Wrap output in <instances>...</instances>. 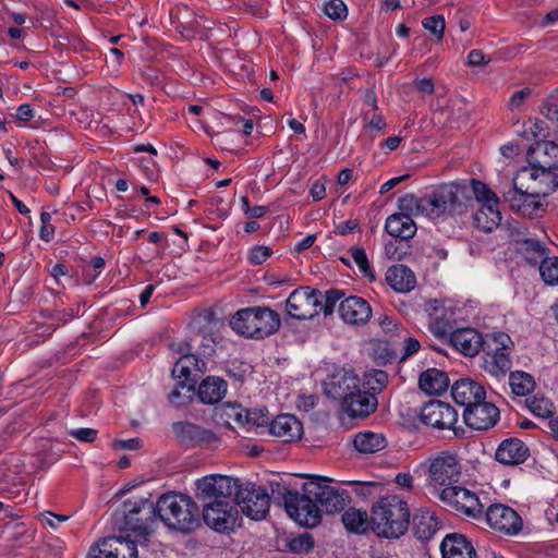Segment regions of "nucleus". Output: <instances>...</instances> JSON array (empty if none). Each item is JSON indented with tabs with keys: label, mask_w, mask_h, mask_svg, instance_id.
<instances>
[{
	"label": "nucleus",
	"mask_w": 558,
	"mask_h": 558,
	"mask_svg": "<svg viewBox=\"0 0 558 558\" xmlns=\"http://www.w3.org/2000/svg\"><path fill=\"white\" fill-rule=\"evenodd\" d=\"M371 523L379 537L398 538L409 529V506L397 495L383 497L372 507Z\"/></svg>",
	"instance_id": "f257e3e1"
},
{
	"label": "nucleus",
	"mask_w": 558,
	"mask_h": 558,
	"mask_svg": "<svg viewBox=\"0 0 558 558\" xmlns=\"http://www.w3.org/2000/svg\"><path fill=\"white\" fill-rule=\"evenodd\" d=\"M157 517L171 530L191 533L201 526L197 504L183 494H165L157 504Z\"/></svg>",
	"instance_id": "f03ea898"
},
{
	"label": "nucleus",
	"mask_w": 558,
	"mask_h": 558,
	"mask_svg": "<svg viewBox=\"0 0 558 558\" xmlns=\"http://www.w3.org/2000/svg\"><path fill=\"white\" fill-rule=\"evenodd\" d=\"M156 517V505L150 500L129 499L123 502L122 510L116 514V526L119 531L131 534L140 544H144L153 532Z\"/></svg>",
	"instance_id": "7ed1b4c3"
},
{
	"label": "nucleus",
	"mask_w": 558,
	"mask_h": 558,
	"mask_svg": "<svg viewBox=\"0 0 558 558\" xmlns=\"http://www.w3.org/2000/svg\"><path fill=\"white\" fill-rule=\"evenodd\" d=\"M230 326L238 335L264 339L280 327V316L269 307H247L238 311L230 319Z\"/></svg>",
	"instance_id": "20e7f679"
},
{
	"label": "nucleus",
	"mask_w": 558,
	"mask_h": 558,
	"mask_svg": "<svg viewBox=\"0 0 558 558\" xmlns=\"http://www.w3.org/2000/svg\"><path fill=\"white\" fill-rule=\"evenodd\" d=\"M426 484L434 496L441 489L458 484L462 476V464L457 454L450 451H440L426 459Z\"/></svg>",
	"instance_id": "39448f33"
},
{
	"label": "nucleus",
	"mask_w": 558,
	"mask_h": 558,
	"mask_svg": "<svg viewBox=\"0 0 558 558\" xmlns=\"http://www.w3.org/2000/svg\"><path fill=\"white\" fill-rule=\"evenodd\" d=\"M514 343L508 333L494 331L484 336L483 369L494 377L505 376L512 367Z\"/></svg>",
	"instance_id": "423d86ee"
},
{
	"label": "nucleus",
	"mask_w": 558,
	"mask_h": 558,
	"mask_svg": "<svg viewBox=\"0 0 558 558\" xmlns=\"http://www.w3.org/2000/svg\"><path fill=\"white\" fill-rule=\"evenodd\" d=\"M462 189L457 184H442L426 195L425 216L436 219L461 215L466 205L461 201Z\"/></svg>",
	"instance_id": "0eeeda50"
},
{
	"label": "nucleus",
	"mask_w": 558,
	"mask_h": 558,
	"mask_svg": "<svg viewBox=\"0 0 558 558\" xmlns=\"http://www.w3.org/2000/svg\"><path fill=\"white\" fill-rule=\"evenodd\" d=\"M436 497L447 509L459 515L478 519L484 513V505L478 495L458 484L441 489Z\"/></svg>",
	"instance_id": "6e6552de"
},
{
	"label": "nucleus",
	"mask_w": 558,
	"mask_h": 558,
	"mask_svg": "<svg viewBox=\"0 0 558 558\" xmlns=\"http://www.w3.org/2000/svg\"><path fill=\"white\" fill-rule=\"evenodd\" d=\"M283 505L289 517L298 524L306 527H315L322 521L320 508L316 505L313 496L302 489L292 492L284 488L281 494Z\"/></svg>",
	"instance_id": "1a4fd4ad"
},
{
	"label": "nucleus",
	"mask_w": 558,
	"mask_h": 558,
	"mask_svg": "<svg viewBox=\"0 0 558 558\" xmlns=\"http://www.w3.org/2000/svg\"><path fill=\"white\" fill-rule=\"evenodd\" d=\"M302 489L314 497L316 505L320 508V512H340L350 502L349 493L342 488L329 485V481L326 478L304 483Z\"/></svg>",
	"instance_id": "9d476101"
},
{
	"label": "nucleus",
	"mask_w": 558,
	"mask_h": 558,
	"mask_svg": "<svg viewBox=\"0 0 558 558\" xmlns=\"http://www.w3.org/2000/svg\"><path fill=\"white\" fill-rule=\"evenodd\" d=\"M240 481L226 475H209L196 481L197 498L204 502L234 501Z\"/></svg>",
	"instance_id": "9b49d317"
},
{
	"label": "nucleus",
	"mask_w": 558,
	"mask_h": 558,
	"mask_svg": "<svg viewBox=\"0 0 558 558\" xmlns=\"http://www.w3.org/2000/svg\"><path fill=\"white\" fill-rule=\"evenodd\" d=\"M323 293L310 287L295 289L289 295L286 306L290 317L295 319H311L322 312Z\"/></svg>",
	"instance_id": "f8f14e48"
},
{
	"label": "nucleus",
	"mask_w": 558,
	"mask_h": 558,
	"mask_svg": "<svg viewBox=\"0 0 558 558\" xmlns=\"http://www.w3.org/2000/svg\"><path fill=\"white\" fill-rule=\"evenodd\" d=\"M234 502L241 508L242 512L253 520H263L269 510L270 498L260 486L246 484L239 485Z\"/></svg>",
	"instance_id": "ddd939ff"
},
{
	"label": "nucleus",
	"mask_w": 558,
	"mask_h": 558,
	"mask_svg": "<svg viewBox=\"0 0 558 558\" xmlns=\"http://www.w3.org/2000/svg\"><path fill=\"white\" fill-rule=\"evenodd\" d=\"M137 544L131 534L107 536L90 548L87 558H137Z\"/></svg>",
	"instance_id": "4468645a"
},
{
	"label": "nucleus",
	"mask_w": 558,
	"mask_h": 558,
	"mask_svg": "<svg viewBox=\"0 0 558 558\" xmlns=\"http://www.w3.org/2000/svg\"><path fill=\"white\" fill-rule=\"evenodd\" d=\"M483 515L492 529L508 535L518 534L523 526V521L518 512L501 504L489 506Z\"/></svg>",
	"instance_id": "2eb2a0df"
},
{
	"label": "nucleus",
	"mask_w": 558,
	"mask_h": 558,
	"mask_svg": "<svg viewBox=\"0 0 558 558\" xmlns=\"http://www.w3.org/2000/svg\"><path fill=\"white\" fill-rule=\"evenodd\" d=\"M234 501L206 502L203 506V520L207 526L217 531L226 532L233 527L238 510Z\"/></svg>",
	"instance_id": "dca6fc26"
},
{
	"label": "nucleus",
	"mask_w": 558,
	"mask_h": 558,
	"mask_svg": "<svg viewBox=\"0 0 558 558\" xmlns=\"http://www.w3.org/2000/svg\"><path fill=\"white\" fill-rule=\"evenodd\" d=\"M361 386L359 376L352 369L341 368L325 381L327 397L343 403Z\"/></svg>",
	"instance_id": "f3484780"
},
{
	"label": "nucleus",
	"mask_w": 558,
	"mask_h": 558,
	"mask_svg": "<svg viewBox=\"0 0 558 558\" xmlns=\"http://www.w3.org/2000/svg\"><path fill=\"white\" fill-rule=\"evenodd\" d=\"M421 421L437 429H453L458 421V412L449 403L432 400L421 410Z\"/></svg>",
	"instance_id": "a211bd4d"
},
{
	"label": "nucleus",
	"mask_w": 558,
	"mask_h": 558,
	"mask_svg": "<svg viewBox=\"0 0 558 558\" xmlns=\"http://www.w3.org/2000/svg\"><path fill=\"white\" fill-rule=\"evenodd\" d=\"M463 420L472 429L486 430L494 427L499 420V410L485 400L464 409Z\"/></svg>",
	"instance_id": "6ab92c4d"
},
{
	"label": "nucleus",
	"mask_w": 558,
	"mask_h": 558,
	"mask_svg": "<svg viewBox=\"0 0 558 558\" xmlns=\"http://www.w3.org/2000/svg\"><path fill=\"white\" fill-rule=\"evenodd\" d=\"M341 319L349 325H364L373 315L369 303L356 295L342 300L338 307Z\"/></svg>",
	"instance_id": "aec40b11"
},
{
	"label": "nucleus",
	"mask_w": 558,
	"mask_h": 558,
	"mask_svg": "<svg viewBox=\"0 0 558 558\" xmlns=\"http://www.w3.org/2000/svg\"><path fill=\"white\" fill-rule=\"evenodd\" d=\"M342 404V409L351 417L365 418L378 407L375 393L361 390L359 387Z\"/></svg>",
	"instance_id": "412c9836"
},
{
	"label": "nucleus",
	"mask_w": 558,
	"mask_h": 558,
	"mask_svg": "<svg viewBox=\"0 0 558 558\" xmlns=\"http://www.w3.org/2000/svg\"><path fill=\"white\" fill-rule=\"evenodd\" d=\"M451 396L454 402L464 409L486 399L484 387L469 378L457 380L451 388Z\"/></svg>",
	"instance_id": "4be33fe9"
},
{
	"label": "nucleus",
	"mask_w": 558,
	"mask_h": 558,
	"mask_svg": "<svg viewBox=\"0 0 558 558\" xmlns=\"http://www.w3.org/2000/svg\"><path fill=\"white\" fill-rule=\"evenodd\" d=\"M484 337L473 328L457 329L450 333L449 344L465 356H475L483 347Z\"/></svg>",
	"instance_id": "5701e85b"
},
{
	"label": "nucleus",
	"mask_w": 558,
	"mask_h": 558,
	"mask_svg": "<svg viewBox=\"0 0 558 558\" xmlns=\"http://www.w3.org/2000/svg\"><path fill=\"white\" fill-rule=\"evenodd\" d=\"M267 433L281 439L283 442H291L301 438L303 425L296 416L281 414L270 421Z\"/></svg>",
	"instance_id": "b1692460"
},
{
	"label": "nucleus",
	"mask_w": 558,
	"mask_h": 558,
	"mask_svg": "<svg viewBox=\"0 0 558 558\" xmlns=\"http://www.w3.org/2000/svg\"><path fill=\"white\" fill-rule=\"evenodd\" d=\"M428 330L437 338L446 336L450 328V318L445 305L437 300L425 302Z\"/></svg>",
	"instance_id": "393cba45"
},
{
	"label": "nucleus",
	"mask_w": 558,
	"mask_h": 558,
	"mask_svg": "<svg viewBox=\"0 0 558 558\" xmlns=\"http://www.w3.org/2000/svg\"><path fill=\"white\" fill-rule=\"evenodd\" d=\"M442 558H476V550L470 539L462 534H448L440 545Z\"/></svg>",
	"instance_id": "a878e982"
},
{
	"label": "nucleus",
	"mask_w": 558,
	"mask_h": 558,
	"mask_svg": "<svg viewBox=\"0 0 558 558\" xmlns=\"http://www.w3.org/2000/svg\"><path fill=\"white\" fill-rule=\"evenodd\" d=\"M529 457V448L518 438L504 440L497 448L495 458L498 462L507 465L523 463Z\"/></svg>",
	"instance_id": "bb28decb"
},
{
	"label": "nucleus",
	"mask_w": 558,
	"mask_h": 558,
	"mask_svg": "<svg viewBox=\"0 0 558 558\" xmlns=\"http://www.w3.org/2000/svg\"><path fill=\"white\" fill-rule=\"evenodd\" d=\"M175 436L185 444L202 445L209 444L216 439L215 434L190 422H177L172 425Z\"/></svg>",
	"instance_id": "cd10ccee"
},
{
	"label": "nucleus",
	"mask_w": 558,
	"mask_h": 558,
	"mask_svg": "<svg viewBox=\"0 0 558 558\" xmlns=\"http://www.w3.org/2000/svg\"><path fill=\"white\" fill-rule=\"evenodd\" d=\"M387 283L397 292L408 293L416 286L414 272L403 264L392 265L386 272Z\"/></svg>",
	"instance_id": "c85d7f7f"
},
{
	"label": "nucleus",
	"mask_w": 558,
	"mask_h": 558,
	"mask_svg": "<svg viewBox=\"0 0 558 558\" xmlns=\"http://www.w3.org/2000/svg\"><path fill=\"white\" fill-rule=\"evenodd\" d=\"M227 392V383L221 377L208 376L204 378L197 388V396L202 403L215 404L219 402Z\"/></svg>",
	"instance_id": "c756f323"
},
{
	"label": "nucleus",
	"mask_w": 558,
	"mask_h": 558,
	"mask_svg": "<svg viewBox=\"0 0 558 558\" xmlns=\"http://www.w3.org/2000/svg\"><path fill=\"white\" fill-rule=\"evenodd\" d=\"M385 229L391 236L400 240H410L416 233L413 218L403 214H392L386 219Z\"/></svg>",
	"instance_id": "7c9ffc66"
},
{
	"label": "nucleus",
	"mask_w": 558,
	"mask_h": 558,
	"mask_svg": "<svg viewBox=\"0 0 558 558\" xmlns=\"http://www.w3.org/2000/svg\"><path fill=\"white\" fill-rule=\"evenodd\" d=\"M500 220L501 215L498 209V202H488L480 205L473 217L474 226L485 232H490L497 228Z\"/></svg>",
	"instance_id": "2f4dec72"
},
{
	"label": "nucleus",
	"mask_w": 558,
	"mask_h": 558,
	"mask_svg": "<svg viewBox=\"0 0 558 558\" xmlns=\"http://www.w3.org/2000/svg\"><path fill=\"white\" fill-rule=\"evenodd\" d=\"M439 529V522L434 512L421 510L413 517L414 535L421 541H429Z\"/></svg>",
	"instance_id": "473e14b6"
},
{
	"label": "nucleus",
	"mask_w": 558,
	"mask_h": 558,
	"mask_svg": "<svg viewBox=\"0 0 558 558\" xmlns=\"http://www.w3.org/2000/svg\"><path fill=\"white\" fill-rule=\"evenodd\" d=\"M418 386L421 390L428 395H440L447 390L449 378L444 372L429 368L420 375Z\"/></svg>",
	"instance_id": "72a5a7b5"
},
{
	"label": "nucleus",
	"mask_w": 558,
	"mask_h": 558,
	"mask_svg": "<svg viewBox=\"0 0 558 558\" xmlns=\"http://www.w3.org/2000/svg\"><path fill=\"white\" fill-rule=\"evenodd\" d=\"M354 448L364 454H372L386 448L384 434L371 430L360 432L353 438Z\"/></svg>",
	"instance_id": "f704fd0d"
},
{
	"label": "nucleus",
	"mask_w": 558,
	"mask_h": 558,
	"mask_svg": "<svg viewBox=\"0 0 558 558\" xmlns=\"http://www.w3.org/2000/svg\"><path fill=\"white\" fill-rule=\"evenodd\" d=\"M171 348L175 350L174 344H172ZM177 351L182 352V355L175 362L172 374L192 384V378L195 374L194 362H196V355L189 353L190 344L186 342L178 344Z\"/></svg>",
	"instance_id": "c9c22d12"
},
{
	"label": "nucleus",
	"mask_w": 558,
	"mask_h": 558,
	"mask_svg": "<svg viewBox=\"0 0 558 558\" xmlns=\"http://www.w3.org/2000/svg\"><path fill=\"white\" fill-rule=\"evenodd\" d=\"M341 520L349 532L356 534H363L372 526L371 517H368L367 512L356 508H349L342 514Z\"/></svg>",
	"instance_id": "e433bc0d"
},
{
	"label": "nucleus",
	"mask_w": 558,
	"mask_h": 558,
	"mask_svg": "<svg viewBox=\"0 0 558 558\" xmlns=\"http://www.w3.org/2000/svg\"><path fill=\"white\" fill-rule=\"evenodd\" d=\"M546 194V192L536 191L533 187L526 186L522 202L520 205H517V211L526 217L537 216L538 211L543 208L539 196H545Z\"/></svg>",
	"instance_id": "4c0bfd02"
},
{
	"label": "nucleus",
	"mask_w": 558,
	"mask_h": 558,
	"mask_svg": "<svg viewBox=\"0 0 558 558\" xmlns=\"http://www.w3.org/2000/svg\"><path fill=\"white\" fill-rule=\"evenodd\" d=\"M524 174H529L532 180H535L532 171L523 170L512 180V183L508 185V189L502 192L504 201L515 211L517 205H520L524 196L525 189H523V184L520 183V180Z\"/></svg>",
	"instance_id": "58836bf2"
},
{
	"label": "nucleus",
	"mask_w": 558,
	"mask_h": 558,
	"mask_svg": "<svg viewBox=\"0 0 558 558\" xmlns=\"http://www.w3.org/2000/svg\"><path fill=\"white\" fill-rule=\"evenodd\" d=\"M517 243L520 244L519 250L529 263L536 260L545 255L546 246L541 241L533 238H518Z\"/></svg>",
	"instance_id": "ea45409f"
},
{
	"label": "nucleus",
	"mask_w": 558,
	"mask_h": 558,
	"mask_svg": "<svg viewBox=\"0 0 558 558\" xmlns=\"http://www.w3.org/2000/svg\"><path fill=\"white\" fill-rule=\"evenodd\" d=\"M509 385L512 389V392L517 396H527L531 391H533L535 381L534 378L521 371L512 372L509 375Z\"/></svg>",
	"instance_id": "a19ab883"
},
{
	"label": "nucleus",
	"mask_w": 558,
	"mask_h": 558,
	"mask_svg": "<svg viewBox=\"0 0 558 558\" xmlns=\"http://www.w3.org/2000/svg\"><path fill=\"white\" fill-rule=\"evenodd\" d=\"M425 201L426 195L423 197H416L414 194H407L399 198V214L407 215L410 218L418 215L425 216Z\"/></svg>",
	"instance_id": "79ce46f5"
},
{
	"label": "nucleus",
	"mask_w": 558,
	"mask_h": 558,
	"mask_svg": "<svg viewBox=\"0 0 558 558\" xmlns=\"http://www.w3.org/2000/svg\"><path fill=\"white\" fill-rule=\"evenodd\" d=\"M388 383V374L381 369H372L364 374L363 385L375 396L383 391Z\"/></svg>",
	"instance_id": "37998d69"
},
{
	"label": "nucleus",
	"mask_w": 558,
	"mask_h": 558,
	"mask_svg": "<svg viewBox=\"0 0 558 558\" xmlns=\"http://www.w3.org/2000/svg\"><path fill=\"white\" fill-rule=\"evenodd\" d=\"M526 405L534 415L539 417H549L554 413L553 402L544 396L535 395L527 398Z\"/></svg>",
	"instance_id": "c03bdc74"
},
{
	"label": "nucleus",
	"mask_w": 558,
	"mask_h": 558,
	"mask_svg": "<svg viewBox=\"0 0 558 558\" xmlns=\"http://www.w3.org/2000/svg\"><path fill=\"white\" fill-rule=\"evenodd\" d=\"M543 281L549 286H558V256L546 257L539 265Z\"/></svg>",
	"instance_id": "a18cd8bd"
},
{
	"label": "nucleus",
	"mask_w": 558,
	"mask_h": 558,
	"mask_svg": "<svg viewBox=\"0 0 558 558\" xmlns=\"http://www.w3.org/2000/svg\"><path fill=\"white\" fill-rule=\"evenodd\" d=\"M288 547L292 553L306 554L314 547V539L311 534L303 533L289 541Z\"/></svg>",
	"instance_id": "49530a36"
},
{
	"label": "nucleus",
	"mask_w": 558,
	"mask_h": 558,
	"mask_svg": "<svg viewBox=\"0 0 558 558\" xmlns=\"http://www.w3.org/2000/svg\"><path fill=\"white\" fill-rule=\"evenodd\" d=\"M423 27L428 31L437 40H441L446 27L445 19L442 15H433L425 17L422 22Z\"/></svg>",
	"instance_id": "de8ad7c7"
},
{
	"label": "nucleus",
	"mask_w": 558,
	"mask_h": 558,
	"mask_svg": "<svg viewBox=\"0 0 558 558\" xmlns=\"http://www.w3.org/2000/svg\"><path fill=\"white\" fill-rule=\"evenodd\" d=\"M351 257L353 258L354 263L359 266L361 272L368 277L371 281L375 280V276L371 269V266L367 260L366 253L363 248L360 247H353L350 251Z\"/></svg>",
	"instance_id": "09e8293b"
},
{
	"label": "nucleus",
	"mask_w": 558,
	"mask_h": 558,
	"mask_svg": "<svg viewBox=\"0 0 558 558\" xmlns=\"http://www.w3.org/2000/svg\"><path fill=\"white\" fill-rule=\"evenodd\" d=\"M248 415V427L262 428L266 432L268 430L271 421L268 411L264 409H255L251 410Z\"/></svg>",
	"instance_id": "8fccbe9b"
},
{
	"label": "nucleus",
	"mask_w": 558,
	"mask_h": 558,
	"mask_svg": "<svg viewBox=\"0 0 558 558\" xmlns=\"http://www.w3.org/2000/svg\"><path fill=\"white\" fill-rule=\"evenodd\" d=\"M344 296V291L339 289H330L326 291L322 299V311L325 315L333 313L336 303Z\"/></svg>",
	"instance_id": "3c124183"
},
{
	"label": "nucleus",
	"mask_w": 558,
	"mask_h": 558,
	"mask_svg": "<svg viewBox=\"0 0 558 558\" xmlns=\"http://www.w3.org/2000/svg\"><path fill=\"white\" fill-rule=\"evenodd\" d=\"M324 12L332 20H344L348 14L347 5L342 0H329L325 7Z\"/></svg>",
	"instance_id": "603ef678"
},
{
	"label": "nucleus",
	"mask_w": 558,
	"mask_h": 558,
	"mask_svg": "<svg viewBox=\"0 0 558 558\" xmlns=\"http://www.w3.org/2000/svg\"><path fill=\"white\" fill-rule=\"evenodd\" d=\"M472 190L480 205L488 202H497L495 194L481 181L472 180Z\"/></svg>",
	"instance_id": "864d4df0"
},
{
	"label": "nucleus",
	"mask_w": 558,
	"mask_h": 558,
	"mask_svg": "<svg viewBox=\"0 0 558 558\" xmlns=\"http://www.w3.org/2000/svg\"><path fill=\"white\" fill-rule=\"evenodd\" d=\"M272 254L268 246H254L250 251L248 260L252 265H260Z\"/></svg>",
	"instance_id": "5fc2aeb1"
},
{
	"label": "nucleus",
	"mask_w": 558,
	"mask_h": 558,
	"mask_svg": "<svg viewBox=\"0 0 558 558\" xmlns=\"http://www.w3.org/2000/svg\"><path fill=\"white\" fill-rule=\"evenodd\" d=\"M375 482H356L353 484V492L361 498H367L378 488Z\"/></svg>",
	"instance_id": "6e6d98bb"
},
{
	"label": "nucleus",
	"mask_w": 558,
	"mask_h": 558,
	"mask_svg": "<svg viewBox=\"0 0 558 558\" xmlns=\"http://www.w3.org/2000/svg\"><path fill=\"white\" fill-rule=\"evenodd\" d=\"M69 433L73 438L83 442H93L98 434L97 429L88 427L71 429Z\"/></svg>",
	"instance_id": "4d7b16f0"
},
{
	"label": "nucleus",
	"mask_w": 558,
	"mask_h": 558,
	"mask_svg": "<svg viewBox=\"0 0 558 558\" xmlns=\"http://www.w3.org/2000/svg\"><path fill=\"white\" fill-rule=\"evenodd\" d=\"M187 387L189 385H186L185 383H180L178 384L173 389L172 391L169 393V401L175 405V407H181L185 403V401L187 399H190V396H182V392L181 390L182 389H186L187 390Z\"/></svg>",
	"instance_id": "13d9d810"
},
{
	"label": "nucleus",
	"mask_w": 558,
	"mask_h": 558,
	"mask_svg": "<svg viewBox=\"0 0 558 558\" xmlns=\"http://www.w3.org/2000/svg\"><path fill=\"white\" fill-rule=\"evenodd\" d=\"M195 366V374L192 378V384H189L187 392H192L195 390V386L198 381V379L208 371L207 368V361L199 359L196 356V362H194Z\"/></svg>",
	"instance_id": "bf43d9fd"
},
{
	"label": "nucleus",
	"mask_w": 558,
	"mask_h": 558,
	"mask_svg": "<svg viewBox=\"0 0 558 558\" xmlns=\"http://www.w3.org/2000/svg\"><path fill=\"white\" fill-rule=\"evenodd\" d=\"M490 61V58L485 56L480 49H474L468 54V64L470 66L485 65Z\"/></svg>",
	"instance_id": "052dcab7"
},
{
	"label": "nucleus",
	"mask_w": 558,
	"mask_h": 558,
	"mask_svg": "<svg viewBox=\"0 0 558 558\" xmlns=\"http://www.w3.org/2000/svg\"><path fill=\"white\" fill-rule=\"evenodd\" d=\"M531 95V89L529 87L522 88L518 92H515L510 100H509V108L511 110H514L522 106V104L525 101V99Z\"/></svg>",
	"instance_id": "680f3d73"
},
{
	"label": "nucleus",
	"mask_w": 558,
	"mask_h": 558,
	"mask_svg": "<svg viewBox=\"0 0 558 558\" xmlns=\"http://www.w3.org/2000/svg\"><path fill=\"white\" fill-rule=\"evenodd\" d=\"M533 153L554 154L558 156V146L550 142L536 143L535 147L529 149V156Z\"/></svg>",
	"instance_id": "e2e57ef3"
},
{
	"label": "nucleus",
	"mask_w": 558,
	"mask_h": 558,
	"mask_svg": "<svg viewBox=\"0 0 558 558\" xmlns=\"http://www.w3.org/2000/svg\"><path fill=\"white\" fill-rule=\"evenodd\" d=\"M41 518V521L49 525L50 527L52 529H57L58 525L61 523V522H64L68 520V517L66 515H61V514H54L52 512H45L40 515Z\"/></svg>",
	"instance_id": "0e129e2a"
},
{
	"label": "nucleus",
	"mask_w": 558,
	"mask_h": 558,
	"mask_svg": "<svg viewBox=\"0 0 558 558\" xmlns=\"http://www.w3.org/2000/svg\"><path fill=\"white\" fill-rule=\"evenodd\" d=\"M378 325L385 332H391L397 328L398 320L393 316L383 314L378 317Z\"/></svg>",
	"instance_id": "69168bd1"
},
{
	"label": "nucleus",
	"mask_w": 558,
	"mask_h": 558,
	"mask_svg": "<svg viewBox=\"0 0 558 558\" xmlns=\"http://www.w3.org/2000/svg\"><path fill=\"white\" fill-rule=\"evenodd\" d=\"M541 112L549 120L558 121V105L545 99Z\"/></svg>",
	"instance_id": "338daca9"
},
{
	"label": "nucleus",
	"mask_w": 558,
	"mask_h": 558,
	"mask_svg": "<svg viewBox=\"0 0 558 558\" xmlns=\"http://www.w3.org/2000/svg\"><path fill=\"white\" fill-rule=\"evenodd\" d=\"M34 117V109L29 104H23L17 108L16 118L20 121L27 122Z\"/></svg>",
	"instance_id": "774afa93"
}]
</instances>
